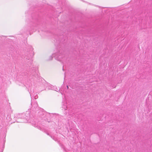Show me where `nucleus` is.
I'll return each instance as SVG.
<instances>
[{"label":"nucleus","instance_id":"nucleus-1","mask_svg":"<svg viewBox=\"0 0 152 152\" xmlns=\"http://www.w3.org/2000/svg\"><path fill=\"white\" fill-rule=\"evenodd\" d=\"M47 88L48 89H50L55 90L56 91H59L61 92L62 94H63L64 92H67L69 91V86L67 85H65V84L63 83L61 86V88L60 89L58 88L56 86H53L47 84Z\"/></svg>","mask_w":152,"mask_h":152},{"label":"nucleus","instance_id":"nucleus-2","mask_svg":"<svg viewBox=\"0 0 152 152\" xmlns=\"http://www.w3.org/2000/svg\"><path fill=\"white\" fill-rule=\"evenodd\" d=\"M52 56L53 57H54V58L56 60L61 61H62L61 59L64 56V55L61 53L60 51H58L55 53L53 54Z\"/></svg>","mask_w":152,"mask_h":152},{"label":"nucleus","instance_id":"nucleus-3","mask_svg":"<svg viewBox=\"0 0 152 152\" xmlns=\"http://www.w3.org/2000/svg\"><path fill=\"white\" fill-rule=\"evenodd\" d=\"M47 84H42L40 87H41V89L42 90H45V89L46 87H47Z\"/></svg>","mask_w":152,"mask_h":152},{"label":"nucleus","instance_id":"nucleus-4","mask_svg":"<svg viewBox=\"0 0 152 152\" xmlns=\"http://www.w3.org/2000/svg\"><path fill=\"white\" fill-rule=\"evenodd\" d=\"M34 55V52L32 50L30 53V56L31 58H32L33 56Z\"/></svg>","mask_w":152,"mask_h":152},{"label":"nucleus","instance_id":"nucleus-5","mask_svg":"<svg viewBox=\"0 0 152 152\" xmlns=\"http://www.w3.org/2000/svg\"><path fill=\"white\" fill-rule=\"evenodd\" d=\"M52 56L50 57V60H52Z\"/></svg>","mask_w":152,"mask_h":152}]
</instances>
